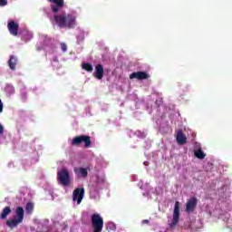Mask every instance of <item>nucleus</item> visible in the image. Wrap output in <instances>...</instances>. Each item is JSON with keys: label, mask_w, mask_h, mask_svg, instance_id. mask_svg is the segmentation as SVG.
<instances>
[{"label": "nucleus", "mask_w": 232, "mask_h": 232, "mask_svg": "<svg viewBox=\"0 0 232 232\" xmlns=\"http://www.w3.org/2000/svg\"><path fill=\"white\" fill-rule=\"evenodd\" d=\"M1 133H3V126L1 127Z\"/></svg>", "instance_id": "nucleus-27"}, {"label": "nucleus", "mask_w": 232, "mask_h": 232, "mask_svg": "<svg viewBox=\"0 0 232 232\" xmlns=\"http://www.w3.org/2000/svg\"><path fill=\"white\" fill-rule=\"evenodd\" d=\"M61 49L63 52H66L68 50V46L66 45V44H61Z\"/></svg>", "instance_id": "nucleus-21"}, {"label": "nucleus", "mask_w": 232, "mask_h": 232, "mask_svg": "<svg viewBox=\"0 0 232 232\" xmlns=\"http://www.w3.org/2000/svg\"><path fill=\"white\" fill-rule=\"evenodd\" d=\"M49 3H53L54 5L51 6L53 14H58L59 10L64 6V0H48Z\"/></svg>", "instance_id": "nucleus-10"}, {"label": "nucleus", "mask_w": 232, "mask_h": 232, "mask_svg": "<svg viewBox=\"0 0 232 232\" xmlns=\"http://www.w3.org/2000/svg\"><path fill=\"white\" fill-rule=\"evenodd\" d=\"M194 155L197 159H200V160H202L203 159H206V154L204 153V151H202V149H198V150H195Z\"/></svg>", "instance_id": "nucleus-16"}, {"label": "nucleus", "mask_w": 232, "mask_h": 232, "mask_svg": "<svg viewBox=\"0 0 232 232\" xmlns=\"http://www.w3.org/2000/svg\"><path fill=\"white\" fill-rule=\"evenodd\" d=\"M1 111H3V103H1Z\"/></svg>", "instance_id": "nucleus-25"}, {"label": "nucleus", "mask_w": 232, "mask_h": 232, "mask_svg": "<svg viewBox=\"0 0 232 232\" xmlns=\"http://www.w3.org/2000/svg\"><path fill=\"white\" fill-rule=\"evenodd\" d=\"M82 70H85L86 72H93V66L92 63H82Z\"/></svg>", "instance_id": "nucleus-18"}, {"label": "nucleus", "mask_w": 232, "mask_h": 232, "mask_svg": "<svg viewBox=\"0 0 232 232\" xmlns=\"http://www.w3.org/2000/svg\"><path fill=\"white\" fill-rule=\"evenodd\" d=\"M130 79H138L139 81H144L150 79V74L146 72H136L130 75Z\"/></svg>", "instance_id": "nucleus-11"}, {"label": "nucleus", "mask_w": 232, "mask_h": 232, "mask_svg": "<svg viewBox=\"0 0 232 232\" xmlns=\"http://www.w3.org/2000/svg\"><path fill=\"white\" fill-rule=\"evenodd\" d=\"M82 198H84V188H77L72 192V200L73 202H77V204H81L82 202Z\"/></svg>", "instance_id": "nucleus-7"}, {"label": "nucleus", "mask_w": 232, "mask_h": 232, "mask_svg": "<svg viewBox=\"0 0 232 232\" xmlns=\"http://www.w3.org/2000/svg\"><path fill=\"white\" fill-rule=\"evenodd\" d=\"M176 140L178 144H179L180 146H184V144L188 142V138L186 137L184 132H182V130H179L176 135Z\"/></svg>", "instance_id": "nucleus-14"}, {"label": "nucleus", "mask_w": 232, "mask_h": 232, "mask_svg": "<svg viewBox=\"0 0 232 232\" xmlns=\"http://www.w3.org/2000/svg\"><path fill=\"white\" fill-rule=\"evenodd\" d=\"M12 213V208H10V207H5L1 214V218H6V217H8L9 214Z\"/></svg>", "instance_id": "nucleus-17"}, {"label": "nucleus", "mask_w": 232, "mask_h": 232, "mask_svg": "<svg viewBox=\"0 0 232 232\" xmlns=\"http://www.w3.org/2000/svg\"><path fill=\"white\" fill-rule=\"evenodd\" d=\"M53 20L59 28H73L75 26V16L73 14L54 13Z\"/></svg>", "instance_id": "nucleus-1"}, {"label": "nucleus", "mask_w": 232, "mask_h": 232, "mask_svg": "<svg viewBox=\"0 0 232 232\" xmlns=\"http://www.w3.org/2000/svg\"><path fill=\"white\" fill-rule=\"evenodd\" d=\"M0 113H1V100H0Z\"/></svg>", "instance_id": "nucleus-26"}, {"label": "nucleus", "mask_w": 232, "mask_h": 232, "mask_svg": "<svg viewBox=\"0 0 232 232\" xmlns=\"http://www.w3.org/2000/svg\"><path fill=\"white\" fill-rule=\"evenodd\" d=\"M93 75L96 79L101 81V79L104 77V66H102V64H97L95 66V72H93Z\"/></svg>", "instance_id": "nucleus-13"}, {"label": "nucleus", "mask_w": 232, "mask_h": 232, "mask_svg": "<svg viewBox=\"0 0 232 232\" xmlns=\"http://www.w3.org/2000/svg\"><path fill=\"white\" fill-rule=\"evenodd\" d=\"M197 204H198V199L196 197L190 198L186 203V212L193 213L197 209Z\"/></svg>", "instance_id": "nucleus-8"}, {"label": "nucleus", "mask_w": 232, "mask_h": 232, "mask_svg": "<svg viewBox=\"0 0 232 232\" xmlns=\"http://www.w3.org/2000/svg\"><path fill=\"white\" fill-rule=\"evenodd\" d=\"M57 177L60 184L68 188L72 184V179L70 178V172L66 169H62L57 172Z\"/></svg>", "instance_id": "nucleus-4"}, {"label": "nucleus", "mask_w": 232, "mask_h": 232, "mask_svg": "<svg viewBox=\"0 0 232 232\" xmlns=\"http://www.w3.org/2000/svg\"><path fill=\"white\" fill-rule=\"evenodd\" d=\"M6 5H8L7 0H1V6H6Z\"/></svg>", "instance_id": "nucleus-22"}, {"label": "nucleus", "mask_w": 232, "mask_h": 232, "mask_svg": "<svg viewBox=\"0 0 232 232\" xmlns=\"http://www.w3.org/2000/svg\"><path fill=\"white\" fill-rule=\"evenodd\" d=\"M5 92L8 93V95H12L15 92V89L14 88L13 85H6L5 88Z\"/></svg>", "instance_id": "nucleus-19"}, {"label": "nucleus", "mask_w": 232, "mask_h": 232, "mask_svg": "<svg viewBox=\"0 0 232 232\" xmlns=\"http://www.w3.org/2000/svg\"><path fill=\"white\" fill-rule=\"evenodd\" d=\"M92 226L93 232H102V227H104V219L101 217V214L94 213L91 217Z\"/></svg>", "instance_id": "nucleus-3"}, {"label": "nucleus", "mask_w": 232, "mask_h": 232, "mask_svg": "<svg viewBox=\"0 0 232 232\" xmlns=\"http://www.w3.org/2000/svg\"><path fill=\"white\" fill-rule=\"evenodd\" d=\"M142 224H150V220L144 219V220L142 221Z\"/></svg>", "instance_id": "nucleus-24"}, {"label": "nucleus", "mask_w": 232, "mask_h": 232, "mask_svg": "<svg viewBox=\"0 0 232 232\" xmlns=\"http://www.w3.org/2000/svg\"><path fill=\"white\" fill-rule=\"evenodd\" d=\"M179 220H180V202L176 201L174 206L172 222L169 224V227H177Z\"/></svg>", "instance_id": "nucleus-6"}, {"label": "nucleus", "mask_w": 232, "mask_h": 232, "mask_svg": "<svg viewBox=\"0 0 232 232\" xmlns=\"http://www.w3.org/2000/svg\"><path fill=\"white\" fill-rule=\"evenodd\" d=\"M7 28L11 35H14V37H17V35H19V24L15 23L14 20L8 22Z\"/></svg>", "instance_id": "nucleus-9"}, {"label": "nucleus", "mask_w": 232, "mask_h": 232, "mask_svg": "<svg viewBox=\"0 0 232 232\" xmlns=\"http://www.w3.org/2000/svg\"><path fill=\"white\" fill-rule=\"evenodd\" d=\"M53 63H59V58H57V56H54L53 58Z\"/></svg>", "instance_id": "nucleus-23"}, {"label": "nucleus", "mask_w": 232, "mask_h": 232, "mask_svg": "<svg viewBox=\"0 0 232 232\" xmlns=\"http://www.w3.org/2000/svg\"><path fill=\"white\" fill-rule=\"evenodd\" d=\"M17 63H19L17 56L11 55L10 59L8 61V66H9L10 70H12L13 72H15V67L17 66Z\"/></svg>", "instance_id": "nucleus-15"}, {"label": "nucleus", "mask_w": 232, "mask_h": 232, "mask_svg": "<svg viewBox=\"0 0 232 232\" xmlns=\"http://www.w3.org/2000/svg\"><path fill=\"white\" fill-rule=\"evenodd\" d=\"M16 215L12 218L6 221V226L10 229L17 227L18 224H21L24 220V208L23 207H18L15 210Z\"/></svg>", "instance_id": "nucleus-2"}, {"label": "nucleus", "mask_w": 232, "mask_h": 232, "mask_svg": "<svg viewBox=\"0 0 232 232\" xmlns=\"http://www.w3.org/2000/svg\"><path fill=\"white\" fill-rule=\"evenodd\" d=\"M25 211L26 213H32V211H34V204L31 202L27 203L25 206Z\"/></svg>", "instance_id": "nucleus-20"}, {"label": "nucleus", "mask_w": 232, "mask_h": 232, "mask_svg": "<svg viewBox=\"0 0 232 232\" xmlns=\"http://www.w3.org/2000/svg\"><path fill=\"white\" fill-rule=\"evenodd\" d=\"M82 142L84 143L85 148H90V146H92V139L90 138V136L86 135H80L74 137L71 141V146L79 147L82 145Z\"/></svg>", "instance_id": "nucleus-5"}, {"label": "nucleus", "mask_w": 232, "mask_h": 232, "mask_svg": "<svg viewBox=\"0 0 232 232\" xmlns=\"http://www.w3.org/2000/svg\"><path fill=\"white\" fill-rule=\"evenodd\" d=\"M73 171L78 179H86L88 177V169L82 167H76Z\"/></svg>", "instance_id": "nucleus-12"}]
</instances>
